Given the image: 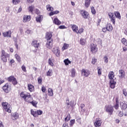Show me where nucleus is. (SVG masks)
Wrapping results in <instances>:
<instances>
[{"mask_svg": "<svg viewBox=\"0 0 127 127\" xmlns=\"http://www.w3.org/2000/svg\"><path fill=\"white\" fill-rule=\"evenodd\" d=\"M121 42L125 45V46H127V40L126 38H123L121 40Z\"/></svg>", "mask_w": 127, "mask_h": 127, "instance_id": "obj_38", "label": "nucleus"}, {"mask_svg": "<svg viewBox=\"0 0 127 127\" xmlns=\"http://www.w3.org/2000/svg\"><path fill=\"white\" fill-rule=\"evenodd\" d=\"M38 42V41L37 40H33L31 43V45L35 47V48H38L40 45L39 44V43Z\"/></svg>", "mask_w": 127, "mask_h": 127, "instance_id": "obj_15", "label": "nucleus"}, {"mask_svg": "<svg viewBox=\"0 0 127 127\" xmlns=\"http://www.w3.org/2000/svg\"><path fill=\"white\" fill-rule=\"evenodd\" d=\"M2 90L6 94H8L11 91V86L9 85L8 83H6L2 86Z\"/></svg>", "mask_w": 127, "mask_h": 127, "instance_id": "obj_4", "label": "nucleus"}, {"mask_svg": "<svg viewBox=\"0 0 127 127\" xmlns=\"http://www.w3.org/2000/svg\"><path fill=\"white\" fill-rule=\"evenodd\" d=\"M76 75V70H75V68H72L71 69V77H75Z\"/></svg>", "mask_w": 127, "mask_h": 127, "instance_id": "obj_48", "label": "nucleus"}, {"mask_svg": "<svg viewBox=\"0 0 127 127\" xmlns=\"http://www.w3.org/2000/svg\"><path fill=\"white\" fill-rule=\"evenodd\" d=\"M110 88H111V89H115V88H116V84H117V82L115 81L114 79H112L110 81Z\"/></svg>", "mask_w": 127, "mask_h": 127, "instance_id": "obj_19", "label": "nucleus"}, {"mask_svg": "<svg viewBox=\"0 0 127 127\" xmlns=\"http://www.w3.org/2000/svg\"><path fill=\"white\" fill-rule=\"evenodd\" d=\"M69 48V44L64 43L63 47H62V50L63 51H64V50H66V49H68Z\"/></svg>", "mask_w": 127, "mask_h": 127, "instance_id": "obj_36", "label": "nucleus"}, {"mask_svg": "<svg viewBox=\"0 0 127 127\" xmlns=\"http://www.w3.org/2000/svg\"><path fill=\"white\" fill-rule=\"evenodd\" d=\"M121 107L122 110H123V111H126V110H127V104L125 102H121Z\"/></svg>", "mask_w": 127, "mask_h": 127, "instance_id": "obj_21", "label": "nucleus"}, {"mask_svg": "<svg viewBox=\"0 0 127 127\" xmlns=\"http://www.w3.org/2000/svg\"><path fill=\"white\" fill-rule=\"evenodd\" d=\"M21 68L22 71H23L24 72H27L26 67H25V65H24V64L22 65V66H21Z\"/></svg>", "mask_w": 127, "mask_h": 127, "instance_id": "obj_54", "label": "nucleus"}, {"mask_svg": "<svg viewBox=\"0 0 127 127\" xmlns=\"http://www.w3.org/2000/svg\"><path fill=\"white\" fill-rule=\"evenodd\" d=\"M66 109L68 111H70V110H72L73 108V105L68 102L66 103Z\"/></svg>", "mask_w": 127, "mask_h": 127, "instance_id": "obj_30", "label": "nucleus"}, {"mask_svg": "<svg viewBox=\"0 0 127 127\" xmlns=\"http://www.w3.org/2000/svg\"><path fill=\"white\" fill-rule=\"evenodd\" d=\"M46 7L48 11H53V10H54V8H53V7L50 6V4L47 5Z\"/></svg>", "mask_w": 127, "mask_h": 127, "instance_id": "obj_31", "label": "nucleus"}, {"mask_svg": "<svg viewBox=\"0 0 127 127\" xmlns=\"http://www.w3.org/2000/svg\"><path fill=\"white\" fill-rule=\"evenodd\" d=\"M31 114L35 118H37V111H34L33 110H31Z\"/></svg>", "mask_w": 127, "mask_h": 127, "instance_id": "obj_35", "label": "nucleus"}, {"mask_svg": "<svg viewBox=\"0 0 127 127\" xmlns=\"http://www.w3.org/2000/svg\"><path fill=\"white\" fill-rule=\"evenodd\" d=\"M52 32H47L45 38L47 40H53L52 39Z\"/></svg>", "mask_w": 127, "mask_h": 127, "instance_id": "obj_11", "label": "nucleus"}, {"mask_svg": "<svg viewBox=\"0 0 127 127\" xmlns=\"http://www.w3.org/2000/svg\"><path fill=\"white\" fill-rule=\"evenodd\" d=\"M80 13L81 16L85 19H87L89 17V12L85 10H80Z\"/></svg>", "mask_w": 127, "mask_h": 127, "instance_id": "obj_7", "label": "nucleus"}, {"mask_svg": "<svg viewBox=\"0 0 127 127\" xmlns=\"http://www.w3.org/2000/svg\"><path fill=\"white\" fill-rule=\"evenodd\" d=\"M7 56L1 57V60L5 63L7 61Z\"/></svg>", "mask_w": 127, "mask_h": 127, "instance_id": "obj_45", "label": "nucleus"}, {"mask_svg": "<svg viewBox=\"0 0 127 127\" xmlns=\"http://www.w3.org/2000/svg\"><path fill=\"white\" fill-rule=\"evenodd\" d=\"M20 97L23 99L25 102L31 104L33 107H36L37 106V102L35 101H32L33 98L31 97V95L29 92L22 91L20 93Z\"/></svg>", "mask_w": 127, "mask_h": 127, "instance_id": "obj_1", "label": "nucleus"}, {"mask_svg": "<svg viewBox=\"0 0 127 127\" xmlns=\"http://www.w3.org/2000/svg\"><path fill=\"white\" fill-rule=\"evenodd\" d=\"M74 124H75V120L74 119L71 120L70 121L69 126L70 127H72V126H73Z\"/></svg>", "mask_w": 127, "mask_h": 127, "instance_id": "obj_51", "label": "nucleus"}, {"mask_svg": "<svg viewBox=\"0 0 127 127\" xmlns=\"http://www.w3.org/2000/svg\"><path fill=\"white\" fill-rule=\"evenodd\" d=\"M102 30L103 32H107V31H108V29L106 27L103 28Z\"/></svg>", "mask_w": 127, "mask_h": 127, "instance_id": "obj_62", "label": "nucleus"}, {"mask_svg": "<svg viewBox=\"0 0 127 127\" xmlns=\"http://www.w3.org/2000/svg\"><path fill=\"white\" fill-rule=\"evenodd\" d=\"M83 32H84V28H80L79 29V30H77V34H82V33H83Z\"/></svg>", "mask_w": 127, "mask_h": 127, "instance_id": "obj_43", "label": "nucleus"}, {"mask_svg": "<svg viewBox=\"0 0 127 127\" xmlns=\"http://www.w3.org/2000/svg\"><path fill=\"white\" fill-rule=\"evenodd\" d=\"M106 27L107 29V31L111 32L113 30V26L111 23H107L106 25Z\"/></svg>", "mask_w": 127, "mask_h": 127, "instance_id": "obj_22", "label": "nucleus"}, {"mask_svg": "<svg viewBox=\"0 0 127 127\" xmlns=\"http://www.w3.org/2000/svg\"><path fill=\"white\" fill-rule=\"evenodd\" d=\"M46 46L48 49H51L53 47V40H47Z\"/></svg>", "mask_w": 127, "mask_h": 127, "instance_id": "obj_9", "label": "nucleus"}, {"mask_svg": "<svg viewBox=\"0 0 127 127\" xmlns=\"http://www.w3.org/2000/svg\"><path fill=\"white\" fill-rule=\"evenodd\" d=\"M91 12L92 13V14H96V10L95 9V7H94V6H92L91 7Z\"/></svg>", "mask_w": 127, "mask_h": 127, "instance_id": "obj_50", "label": "nucleus"}, {"mask_svg": "<svg viewBox=\"0 0 127 127\" xmlns=\"http://www.w3.org/2000/svg\"><path fill=\"white\" fill-rule=\"evenodd\" d=\"M42 91L43 93H45V92H46V88L45 86H44V85L42 86Z\"/></svg>", "mask_w": 127, "mask_h": 127, "instance_id": "obj_56", "label": "nucleus"}, {"mask_svg": "<svg viewBox=\"0 0 127 127\" xmlns=\"http://www.w3.org/2000/svg\"><path fill=\"white\" fill-rule=\"evenodd\" d=\"M106 113H108L110 116H112L114 113V107L111 105H106L105 107Z\"/></svg>", "mask_w": 127, "mask_h": 127, "instance_id": "obj_3", "label": "nucleus"}, {"mask_svg": "<svg viewBox=\"0 0 127 127\" xmlns=\"http://www.w3.org/2000/svg\"><path fill=\"white\" fill-rule=\"evenodd\" d=\"M7 80L8 82H11L12 84L14 85L15 86V85H17L18 82L17 80H16V78L14 77L13 75L7 77Z\"/></svg>", "mask_w": 127, "mask_h": 127, "instance_id": "obj_5", "label": "nucleus"}, {"mask_svg": "<svg viewBox=\"0 0 127 127\" xmlns=\"http://www.w3.org/2000/svg\"><path fill=\"white\" fill-rule=\"evenodd\" d=\"M90 51L93 54H96L98 52V48L97 45L91 44L90 46Z\"/></svg>", "mask_w": 127, "mask_h": 127, "instance_id": "obj_6", "label": "nucleus"}, {"mask_svg": "<svg viewBox=\"0 0 127 127\" xmlns=\"http://www.w3.org/2000/svg\"><path fill=\"white\" fill-rule=\"evenodd\" d=\"M42 77L40 76L38 78V83L39 85H42Z\"/></svg>", "mask_w": 127, "mask_h": 127, "instance_id": "obj_47", "label": "nucleus"}, {"mask_svg": "<svg viewBox=\"0 0 127 127\" xmlns=\"http://www.w3.org/2000/svg\"><path fill=\"white\" fill-rule=\"evenodd\" d=\"M64 62L66 66H68L69 64H71V61L69 60V59H66L64 61Z\"/></svg>", "mask_w": 127, "mask_h": 127, "instance_id": "obj_34", "label": "nucleus"}, {"mask_svg": "<svg viewBox=\"0 0 127 127\" xmlns=\"http://www.w3.org/2000/svg\"><path fill=\"white\" fill-rule=\"evenodd\" d=\"M31 20V16L25 15L23 17V22H28Z\"/></svg>", "mask_w": 127, "mask_h": 127, "instance_id": "obj_14", "label": "nucleus"}, {"mask_svg": "<svg viewBox=\"0 0 127 127\" xmlns=\"http://www.w3.org/2000/svg\"><path fill=\"white\" fill-rule=\"evenodd\" d=\"M59 28L60 29H66V26H65V25H61Z\"/></svg>", "mask_w": 127, "mask_h": 127, "instance_id": "obj_58", "label": "nucleus"}, {"mask_svg": "<svg viewBox=\"0 0 127 127\" xmlns=\"http://www.w3.org/2000/svg\"><path fill=\"white\" fill-rule=\"evenodd\" d=\"M34 9V6L32 5L31 6H30L28 9L29 12H31V13H32V12H33Z\"/></svg>", "mask_w": 127, "mask_h": 127, "instance_id": "obj_42", "label": "nucleus"}, {"mask_svg": "<svg viewBox=\"0 0 127 127\" xmlns=\"http://www.w3.org/2000/svg\"><path fill=\"white\" fill-rule=\"evenodd\" d=\"M53 74V71L52 69H49V70L47 72V76H52Z\"/></svg>", "mask_w": 127, "mask_h": 127, "instance_id": "obj_41", "label": "nucleus"}, {"mask_svg": "<svg viewBox=\"0 0 127 127\" xmlns=\"http://www.w3.org/2000/svg\"><path fill=\"white\" fill-rule=\"evenodd\" d=\"M97 69H98V75H102V69H101V68H99V67H98Z\"/></svg>", "mask_w": 127, "mask_h": 127, "instance_id": "obj_57", "label": "nucleus"}, {"mask_svg": "<svg viewBox=\"0 0 127 127\" xmlns=\"http://www.w3.org/2000/svg\"><path fill=\"white\" fill-rule=\"evenodd\" d=\"M1 57L7 56V58H8L10 56L9 54L5 53V52L3 50H1Z\"/></svg>", "mask_w": 127, "mask_h": 127, "instance_id": "obj_29", "label": "nucleus"}, {"mask_svg": "<svg viewBox=\"0 0 127 127\" xmlns=\"http://www.w3.org/2000/svg\"><path fill=\"white\" fill-rule=\"evenodd\" d=\"M27 87L30 92H32L34 90V86L31 84V83L28 84Z\"/></svg>", "mask_w": 127, "mask_h": 127, "instance_id": "obj_24", "label": "nucleus"}, {"mask_svg": "<svg viewBox=\"0 0 127 127\" xmlns=\"http://www.w3.org/2000/svg\"><path fill=\"white\" fill-rule=\"evenodd\" d=\"M3 36L4 37H11V31L8 30L7 32H4L2 33Z\"/></svg>", "mask_w": 127, "mask_h": 127, "instance_id": "obj_17", "label": "nucleus"}, {"mask_svg": "<svg viewBox=\"0 0 127 127\" xmlns=\"http://www.w3.org/2000/svg\"><path fill=\"white\" fill-rule=\"evenodd\" d=\"M119 78H120V79H123V78H125V76H126V72H125V70H124V69L119 70Z\"/></svg>", "mask_w": 127, "mask_h": 127, "instance_id": "obj_16", "label": "nucleus"}, {"mask_svg": "<svg viewBox=\"0 0 127 127\" xmlns=\"http://www.w3.org/2000/svg\"><path fill=\"white\" fill-rule=\"evenodd\" d=\"M120 106L119 105V98H116V103L113 106V108L115 109V110H119Z\"/></svg>", "mask_w": 127, "mask_h": 127, "instance_id": "obj_20", "label": "nucleus"}, {"mask_svg": "<svg viewBox=\"0 0 127 127\" xmlns=\"http://www.w3.org/2000/svg\"><path fill=\"white\" fill-rule=\"evenodd\" d=\"M12 3L16 5V4L20 3V0H12Z\"/></svg>", "mask_w": 127, "mask_h": 127, "instance_id": "obj_37", "label": "nucleus"}, {"mask_svg": "<svg viewBox=\"0 0 127 127\" xmlns=\"http://www.w3.org/2000/svg\"><path fill=\"white\" fill-rule=\"evenodd\" d=\"M108 15L111 19V21L113 22V24H116V16L114 13H109Z\"/></svg>", "mask_w": 127, "mask_h": 127, "instance_id": "obj_10", "label": "nucleus"}, {"mask_svg": "<svg viewBox=\"0 0 127 127\" xmlns=\"http://www.w3.org/2000/svg\"><path fill=\"white\" fill-rule=\"evenodd\" d=\"M91 0H85L84 5L86 8H88L89 6H90V4H91Z\"/></svg>", "mask_w": 127, "mask_h": 127, "instance_id": "obj_25", "label": "nucleus"}, {"mask_svg": "<svg viewBox=\"0 0 127 127\" xmlns=\"http://www.w3.org/2000/svg\"><path fill=\"white\" fill-rule=\"evenodd\" d=\"M18 118V114H15L14 115L12 116L11 119L13 120V121H15V120H17Z\"/></svg>", "mask_w": 127, "mask_h": 127, "instance_id": "obj_40", "label": "nucleus"}, {"mask_svg": "<svg viewBox=\"0 0 127 127\" xmlns=\"http://www.w3.org/2000/svg\"><path fill=\"white\" fill-rule=\"evenodd\" d=\"M35 12L36 14H39L40 13V11H39V9H35Z\"/></svg>", "mask_w": 127, "mask_h": 127, "instance_id": "obj_60", "label": "nucleus"}, {"mask_svg": "<svg viewBox=\"0 0 127 127\" xmlns=\"http://www.w3.org/2000/svg\"><path fill=\"white\" fill-rule=\"evenodd\" d=\"M96 62H97V59H96L95 57H93L92 61H91L92 64H93V65H95V64H96Z\"/></svg>", "mask_w": 127, "mask_h": 127, "instance_id": "obj_49", "label": "nucleus"}, {"mask_svg": "<svg viewBox=\"0 0 127 127\" xmlns=\"http://www.w3.org/2000/svg\"><path fill=\"white\" fill-rule=\"evenodd\" d=\"M42 114H43V112L42 111L37 110V117H38V116H41V115H42Z\"/></svg>", "mask_w": 127, "mask_h": 127, "instance_id": "obj_52", "label": "nucleus"}, {"mask_svg": "<svg viewBox=\"0 0 127 127\" xmlns=\"http://www.w3.org/2000/svg\"><path fill=\"white\" fill-rule=\"evenodd\" d=\"M53 22L54 23V24H56V25H60L62 23L58 18H55L53 20Z\"/></svg>", "mask_w": 127, "mask_h": 127, "instance_id": "obj_18", "label": "nucleus"}, {"mask_svg": "<svg viewBox=\"0 0 127 127\" xmlns=\"http://www.w3.org/2000/svg\"><path fill=\"white\" fill-rule=\"evenodd\" d=\"M80 43L81 45H85V44H86V40L81 38L80 40Z\"/></svg>", "mask_w": 127, "mask_h": 127, "instance_id": "obj_46", "label": "nucleus"}, {"mask_svg": "<svg viewBox=\"0 0 127 127\" xmlns=\"http://www.w3.org/2000/svg\"><path fill=\"white\" fill-rule=\"evenodd\" d=\"M53 62H54V59L50 58L48 60V64L49 65H50V66H51L52 67H53V66H54V64L53 63Z\"/></svg>", "mask_w": 127, "mask_h": 127, "instance_id": "obj_27", "label": "nucleus"}, {"mask_svg": "<svg viewBox=\"0 0 127 127\" xmlns=\"http://www.w3.org/2000/svg\"><path fill=\"white\" fill-rule=\"evenodd\" d=\"M48 91L49 96H53V90H52L51 88H49Z\"/></svg>", "mask_w": 127, "mask_h": 127, "instance_id": "obj_44", "label": "nucleus"}, {"mask_svg": "<svg viewBox=\"0 0 127 127\" xmlns=\"http://www.w3.org/2000/svg\"><path fill=\"white\" fill-rule=\"evenodd\" d=\"M15 58L19 63L21 62V58H20V56H19V55H18L17 54L15 55Z\"/></svg>", "mask_w": 127, "mask_h": 127, "instance_id": "obj_32", "label": "nucleus"}, {"mask_svg": "<svg viewBox=\"0 0 127 127\" xmlns=\"http://www.w3.org/2000/svg\"><path fill=\"white\" fill-rule=\"evenodd\" d=\"M108 77L110 80H114V78H115V72L114 71H110L108 74Z\"/></svg>", "mask_w": 127, "mask_h": 127, "instance_id": "obj_23", "label": "nucleus"}, {"mask_svg": "<svg viewBox=\"0 0 127 127\" xmlns=\"http://www.w3.org/2000/svg\"><path fill=\"white\" fill-rule=\"evenodd\" d=\"M71 120V116L70 115V114H67L66 118L64 119V122H69Z\"/></svg>", "mask_w": 127, "mask_h": 127, "instance_id": "obj_39", "label": "nucleus"}, {"mask_svg": "<svg viewBox=\"0 0 127 127\" xmlns=\"http://www.w3.org/2000/svg\"><path fill=\"white\" fill-rule=\"evenodd\" d=\"M118 116L119 117H120L121 118H122V117L124 116V113L122 111H120L118 114Z\"/></svg>", "mask_w": 127, "mask_h": 127, "instance_id": "obj_61", "label": "nucleus"}, {"mask_svg": "<svg viewBox=\"0 0 127 127\" xmlns=\"http://www.w3.org/2000/svg\"><path fill=\"white\" fill-rule=\"evenodd\" d=\"M52 52H53L54 54H55L57 57H60V50H59V48H54Z\"/></svg>", "mask_w": 127, "mask_h": 127, "instance_id": "obj_12", "label": "nucleus"}, {"mask_svg": "<svg viewBox=\"0 0 127 127\" xmlns=\"http://www.w3.org/2000/svg\"><path fill=\"white\" fill-rule=\"evenodd\" d=\"M43 18V16L39 15L38 17H37L36 18V20L37 22H41V20H42Z\"/></svg>", "mask_w": 127, "mask_h": 127, "instance_id": "obj_33", "label": "nucleus"}, {"mask_svg": "<svg viewBox=\"0 0 127 127\" xmlns=\"http://www.w3.org/2000/svg\"><path fill=\"white\" fill-rule=\"evenodd\" d=\"M102 123L103 122H102V119L100 118H96L94 125L95 127H100L102 126Z\"/></svg>", "mask_w": 127, "mask_h": 127, "instance_id": "obj_8", "label": "nucleus"}, {"mask_svg": "<svg viewBox=\"0 0 127 127\" xmlns=\"http://www.w3.org/2000/svg\"><path fill=\"white\" fill-rule=\"evenodd\" d=\"M90 71L86 70L85 69H82L81 70V75L84 77H88L90 75Z\"/></svg>", "mask_w": 127, "mask_h": 127, "instance_id": "obj_13", "label": "nucleus"}, {"mask_svg": "<svg viewBox=\"0 0 127 127\" xmlns=\"http://www.w3.org/2000/svg\"><path fill=\"white\" fill-rule=\"evenodd\" d=\"M104 62L106 64H108V62H109V61L108 60V56H105L104 58Z\"/></svg>", "mask_w": 127, "mask_h": 127, "instance_id": "obj_53", "label": "nucleus"}, {"mask_svg": "<svg viewBox=\"0 0 127 127\" xmlns=\"http://www.w3.org/2000/svg\"><path fill=\"white\" fill-rule=\"evenodd\" d=\"M9 51L10 52H11V53H13V48H9Z\"/></svg>", "mask_w": 127, "mask_h": 127, "instance_id": "obj_64", "label": "nucleus"}, {"mask_svg": "<svg viewBox=\"0 0 127 127\" xmlns=\"http://www.w3.org/2000/svg\"><path fill=\"white\" fill-rule=\"evenodd\" d=\"M123 94L124 95V96H125V97H127V89H124L123 90Z\"/></svg>", "mask_w": 127, "mask_h": 127, "instance_id": "obj_55", "label": "nucleus"}, {"mask_svg": "<svg viewBox=\"0 0 127 127\" xmlns=\"http://www.w3.org/2000/svg\"><path fill=\"white\" fill-rule=\"evenodd\" d=\"M114 14L117 18H118L119 19H121L122 18V16H121V14L120 13V12L115 11L114 12Z\"/></svg>", "mask_w": 127, "mask_h": 127, "instance_id": "obj_28", "label": "nucleus"}, {"mask_svg": "<svg viewBox=\"0 0 127 127\" xmlns=\"http://www.w3.org/2000/svg\"><path fill=\"white\" fill-rule=\"evenodd\" d=\"M71 29L73 32H75V33H77L78 31V27L76 25H71Z\"/></svg>", "mask_w": 127, "mask_h": 127, "instance_id": "obj_26", "label": "nucleus"}, {"mask_svg": "<svg viewBox=\"0 0 127 127\" xmlns=\"http://www.w3.org/2000/svg\"><path fill=\"white\" fill-rule=\"evenodd\" d=\"M1 106L5 112H7V113H11V106H10L9 103L6 102H2L1 103Z\"/></svg>", "mask_w": 127, "mask_h": 127, "instance_id": "obj_2", "label": "nucleus"}, {"mask_svg": "<svg viewBox=\"0 0 127 127\" xmlns=\"http://www.w3.org/2000/svg\"><path fill=\"white\" fill-rule=\"evenodd\" d=\"M97 42L98 44H100V45L102 44V40L100 38H98L97 39Z\"/></svg>", "mask_w": 127, "mask_h": 127, "instance_id": "obj_63", "label": "nucleus"}, {"mask_svg": "<svg viewBox=\"0 0 127 127\" xmlns=\"http://www.w3.org/2000/svg\"><path fill=\"white\" fill-rule=\"evenodd\" d=\"M63 127H69L68 123L67 122H65L64 123Z\"/></svg>", "mask_w": 127, "mask_h": 127, "instance_id": "obj_59", "label": "nucleus"}]
</instances>
